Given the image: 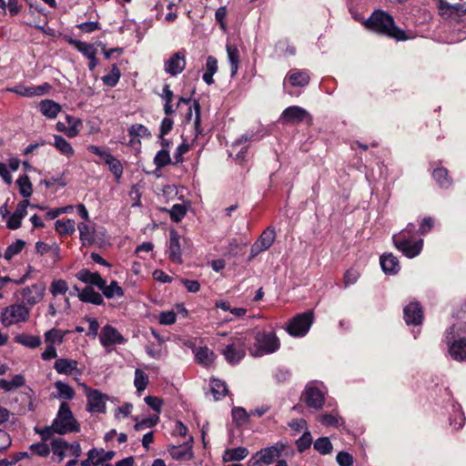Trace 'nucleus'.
<instances>
[{"mask_svg":"<svg viewBox=\"0 0 466 466\" xmlns=\"http://www.w3.org/2000/svg\"><path fill=\"white\" fill-rule=\"evenodd\" d=\"M365 26L373 32L398 41L408 38L405 32L395 25L393 17L382 10L374 11L365 22Z\"/></svg>","mask_w":466,"mask_h":466,"instance_id":"f257e3e1","label":"nucleus"},{"mask_svg":"<svg viewBox=\"0 0 466 466\" xmlns=\"http://www.w3.org/2000/svg\"><path fill=\"white\" fill-rule=\"evenodd\" d=\"M446 342L451 358L466 361V322L454 324L447 330Z\"/></svg>","mask_w":466,"mask_h":466,"instance_id":"f03ea898","label":"nucleus"},{"mask_svg":"<svg viewBox=\"0 0 466 466\" xmlns=\"http://www.w3.org/2000/svg\"><path fill=\"white\" fill-rule=\"evenodd\" d=\"M55 431L57 434L64 435L70 432H78L80 425L75 419L69 404L63 401L58 409L56 417L53 420Z\"/></svg>","mask_w":466,"mask_h":466,"instance_id":"7ed1b4c3","label":"nucleus"},{"mask_svg":"<svg viewBox=\"0 0 466 466\" xmlns=\"http://www.w3.org/2000/svg\"><path fill=\"white\" fill-rule=\"evenodd\" d=\"M286 444L279 441L272 446L257 451L248 461V466H266L273 463L286 449Z\"/></svg>","mask_w":466,"mask_h":466,"instance_id":"20e7f679","label":"nucleus"},{"mask_svg":"<svg viewBox=\"0 0 466 466\" xmlns=\"http://www.w3.org/2000/svg\"><path fill=\"white\" fill-rule=\"evenodd\" d=\"M257 350L253 353L255 356L270 354L279 350L280 342L279 338L273 332L258 331L255 336Z\"/></svg>","mask_w":466,"mask_h":466,"instance_id":"39448f33","label":"nucleus"},{"mask_svg":"<svg viewBox=\"0 0 466 466\" xmlns=\"http://www.w3.org/2000/svg\"><path fill=\"white\" fill-rule=\"evenodd\" d=\"M30 310L23 304H14L6 307L1 315L0 320L5 327L25 321L29 317Z\"/></svg>","mask_w":466,"mask_h":466,"instance_id":"423d86ee","label":"nucleus"},{"mask_svg":"<svg viewBox=\"0 0 466 466\" xmlns=\"http://www.w3.org/2000/svg\"><path fill=\"white\" fill-rule=\"evenodd\" d=\"M392 240L396 248L401 251L402 254L409 258H412L418 256L420 253L423 246L422 239L411 242L409 237L404 236V233L394 235L392 237Z\"/></svg>","mask_w":466,"mask_h":466,"instance_id":"0eeeda50","label":"nucleus"},{"mask_svg":"<svg viewBox=\"0 0 466 466\" xmlns=\"http://www.w3.org/2000/svg\"><path fill=\"white\" fill-rule=\"evenodd\" d=\"M313 322V314L304 312L294 317L287 327L289 334L294 337H303L309 330Z\"/></svg>","mask_w":466,"mask_h":466,"instance_id":"6e6552de","label":"nucleus"},{"mask_svg":"<svg viewBox=\"0 0 466 466\" xmlns=\"http://www.w3.org/2000/svg\"><path fill=\"white\" fill-rule=\"evenodd\" d=\"M280 121L288 125H299L304 121L311 124L312 116L306 109L299 106H291L282 112Z\"/></svg>","mask_w":466,"mask_h":466,"instance_id":"1a4fd4ad","label":"nucleus"},{"mask_svg":"<svg viewBox=\"0 0 466 466\" xmlns=\"http://www.w3.org/2000/svg\"><path fill=\"white\" fill-rule=\"evenodd\" d=\"M87 150L94 155L100 157L108 166L110 171L114 174L116 179H119L122 177L123 166L121 162L116 159L111 153L106 150H103L99 147L94 145L89 146Z\"/></svg>","mask_w":466,"mask_h":466,"instance_id":"9d476101","label":"nucleus"},{"mask_svg":"<svg viewBox=\"0 0 466 466\" xmlns=\"http://www.w3.org/2000/svg\"><path fill=\"white\" fill-rule=\"evenodd\" d=\"M276 238V231L272 227H268L265 229L258 239L251 246L250 248V258L249 259L255 258L262 251L268 249L271 245L274 243Z\"/></svg>","mask_w":466,"mask_h":466,"instance_id":"9b49d317","label":"nucleus"},{"mask_svg":"<svg viewBox=\"0 0 466 466\" xmlns=\"http://www.w3.org/2000/svg\"><path fill=\"white\" fill-rule=\"evenodd\" d=\"M46 286L43 283L33 284L22 289V300L30 307L38 303L44 297Z\"/></svg>","mask_w":466,"mask_h":466,"instance_id":"f8f14e48","label":"nucleus"},{"mask_svg":"<svg viewBox=\"0 0 466 466\" xmlns=\"http://www.w3.org/2000/svg\"><path fill=\"white\" fill-rule=\"evenodd\" d=\"M192 442L193 437L190 436L183 444L171 445L167 451L174 460L189 461L193 458Z\"/></svg>","mask_w":466,"mask_h":466,"instance_id":"ddd939ff","label":"nucleus"},{"mask_svg":"<svg viewBox=\"0 0 466 466\" xmlns=\"http://www.w3.org/2000/svg\"><path fill=\"white\" fill-rule=\"evenodd\" d=\"M186 67V58L184 51H177L174 53L165 62V71L171 76L179 75Z\"/></svg>","mask_w":466,"mask_h":466,"instance_id":"4468645a","label":"nucleus"},{"mask_svg":"<svg viewBox=\"0 0 466 466\" xmlns=\"http://www.w3.org/2000/svg\"><path fill=\"white\" fill-rule=\"evenodd\" d=\"M99 339L101 344L105 347L115 344H124L127 341V339L118 332V330L110 325H106L103 327Z\"/></svg>","mask_w":466,"mask_h":466,"instance_id":"2eb2a0df","label":"nucleus"},{"mask_svg":"<svg viewBox=\"0 0 466 466\" xmlns=\"http://www.w3.org/2000/svg\"><path fill=\"white\" fill-rule=\"evenodd\" d=\"M228 362L230 364L238 363L246 355L245 348L240 341H236L226 346L222 350Z\"/></svg>","mask_w":466,"mask_h":466,"instance_id":"dca6fc26","label":"nucleus"},{"mask_svg":"<svg viewBox=\"0 0 466 466\" xmlns=\"http://www.w3.org/2000/svg\"><path fill=\"white\" fill-rule=\"evenodd\" d=\"M87 410L91 412H104L106 396L97 390H88L86 393Z\"/></svg>","mask_w":466,"mask_h":466,"instance_id":"f3484780","label":"nucleus"},{"mask_svg":"<svg viewBox=\"0 0 466 466\" xmlns=\"http://www.w3.org/2000/svg\"><path fill=\"white\" fill-rule=\"evenodd\" d=\"M303 398L306 404L313 409H321L324 403V395L321 390L313 386H307Z\"/></svg>","mask_w":466,"mask_h":466,"instance_id":"a211bd4d","label":"nucleus"},{"mask_svg":"<svg viewBox=\"0 0 466 466\" xmlns=\"http://www.w3.org/2000/svg\"><path fill=\"white\" fill-rule=\"evenodd\" d=\"M404 319L408 325H420L423 319L422 308L418 302H411L404 308Z\"/></svg>","mask_w":466,"mask_h":466,"instance_id":"6ab92c4d","label":"nucleus"},{"mask_svg":"<svg viewBox=\"0 0 466 466\" xmlns=\"http://www.w3.org/2000/svg\"><path fill=\"white\" fill-rule=\"evenodd\" d=\"M169 248H168V253H169V258L177 264H180L182 262L181 258V248H180V243H179V235L177 231L175 229H171L169 232Z\"/></svg>","mask_w":466,"mask_h":466,"instance_id":"aec40b11","label":"nucleus"},{"mask_svg":"<svg viewBox=\"0 0 466 466\" xmlns=\"http://www.w3.org/2000/svg\"><path fill=\"white\" fill-rule=\"evenodd\" d=\"M76 278L86 284H91L98 289L104 285V279L97 272H91L86 268H82L76 274Z\"/></svg>","mask_w":466,"mask_h":466,"instance_id":"412c9836","label":"nucleus"},{"mask_svg":"<svg viewBox=\"0 0 466 466\" xmlns=\"http://www.w3.org/2000/svg\"><path fill=\"white\" fill-rule=\"evenodd\" d=\"M55 388L56 391L52 393L53 398L70 400L74 399L76 395L75 390L70 385L61 380H57L55 383Z\"/></svg>","mask_w":466,"mask_h":466,"instance_id":"4be33fe9","label":"nucleus"},{"mask_svg":"<svg viewBox=\"0 0 466 466\" xmlns=\"http://www.w3.org/2000/svg\"><path fill=\"white\" fill-rule=\"evenodd\" d=\"M38 106L42 115L48 118H56L61 111V106L50 99L42 100Z\"/></svg>","mask_w":466,"mask_h":466,"instance_id":"5701e85b","label":"nucleus"},{"mask_svg":"<svg viewBox=\"0 0 466 466\" xmlns=\"http://www.w3.org/2000/svg\"><path fill=\"white\" fill-rule=\"evenodd\" d=\"M196 361L204 366L209 367L215 360L216 355L213 350L208 347H199L195 352Z\"/></svg>","mask_w":466,"mask_h":466,"instance_id":"b1692460","label":"nucleus"},{"mask_svg":"<svg viewBox=\"0 0 466 466\" xmlns=\"http://www.w3.org/2000/svg\"><path fill=\"white\" fill-rule=\"evenodd\" d=\"M78 298L83 302H88L94 305H102L104 303L102 295L95 291L91 287H86L79 291Z\"/></svg>","mask_w":466,"mask_h":466,"instance_id":"393cba45","label":"nucleus"},{"mask_svg":"<svg viewBox=\"0 0 466 466\" xmlns=\"http://www.w3.org/2000/svg\"><path fill=\"white\" fill-rule=\"evenodd\" d=\"M54 369L59 374L70 375L77 369V361L70 359H57L54 364Z\"/></svg>","mask_w":466,"mask_h":466,"instance_id":"a878e982","label":"nucleus"},{"mask_svg":"<svg viewBox=\"0 0 466 466\" xmlns=\"http://www.w3.org/2000/svg\"><path fill=\"white\" fill-rule=\"evenodd\" d=\"M287 78L293 86H306L309 82V75L307 71L291 70L287 75Z\"/></svg>","mask_w":466,"mask_h":466,"instance_id":"bb28decb","label":"nucleus"},{"mask_svg":"<svg viewBox=\"0 0 466 466\" xmlns=\"http://www.w3.org/2000/svg\"><path fill=\"white\" fill-rule=\"evenodd\" d=\"M440 11L442 15L451 16L452 15H463L466 14V5L465 4H454L451 5L447 2L441 1L440 2Z\"/></svg>","mask_w":466,"mask_h":466,"instance_id":"cd10ccee","label":"nucleus"},{"mask_svg":"<svg viewBox=\"0 0 466 466\" xmlns=\"http://www.w3.org/2000/svg\"><path fill=\"white\" fill-rule=\"evenodd\" d=\"M79 238L84 246H91L95 242V229L90 225L81 222L78 224Z\"/></svg>","mask_w":466,"mask_h":466,"instance_id":"c85d7f7f","label":"nucleus"},{"mask_svg":"<svg viewBox=\"0 0 466 466\" xmlns=\"http://www.w3.org/2000/svg\"><path fill=\"white\" fill-rule=\"evenodd\" d=\"M380 266L385 273L395 274L399 271V260L392 254H384L380 257Z\"/></svg>","mask_w":466,"mask_h":466,"instance_id":"c756f323","label":"nucleus"},{"mask_svg":"<svg viewBox=\"0 0 466 466\" xmlns=\"http://www.w3.org/2000/svg\"><path fill=\"white\" fill-rule=\"evenodd\" d=\"M248 455V451L245 447L227 449L223 454V461H238L244 460Z\"/></svg>","mask_w":466,"mask_h":466,"instance_id":"7c9ffc66","label":"nucleus"},{"mask_svg":"<svg viewBox=\"0 0 466 466\" xmlns=\"http://www.w3.org/2000/svg\"><path fill=\"white\" fill-rule=\"evenodd\" d=\"M106 299L121 298L124 296L123 289L116 280H112L109 285L104 279V285L99 289Z\"/></svg>","mask_w":466,"mask_h":466,"instance_id":"2f4dec72","label":"nucleus"},{"mask_svg":"<svg viewBox=\"0 0 466 466\" xmlns=\"http://www.w3.org/2000/svg\"><path fill=\"white\" fill-rule=\"evenodd\" d=\"M66 41L71 46H75L77 51L82 53L85 56L89 58L90 56L96 55V50L92 44L82 42L80 40L73 39L70 36H66Z\"/></svg>","mask_w":466,"mask_h":466,"instance_id":"473e14b6","label":"nucleus"},{"mask_svg":"<svg viewBox=\"0 0 466 466\" xmlns=\"http://www.w3.org/2000/svg\"><path fill=\"white\" fill-rule=\"evenodd\" d=\"M218 71V60L213 56H208L206 62V72L203 75V80L208 85L214 83L213 76Z\"/></svg>","mask_w":466,"mask_h":466,"instance_id":"72a5a7b5","label":"nucleus"},{"mask_svg":"<svg viewBox=\"0 0 466 466\" xmlns=\"http://www.w3.org/2000/svg\"><path fill=\"white\" fill-rule=\"evenodd\" d=\"M228 58L230 64L231 76H234L238 69L239 52L235 45L228 44L226 46Z\"/></svg>","mask_w":466,"mask_h":466,"instance_id":"f704fd0d","label":"nucleus"},{"mask_svg":"<svg viewBox=\"0 0 466 466\" xmlns=\"http://www.w3.org/2000/svg\"><path fill=\"white\" fill-rule=\"evenodd\" d=\"M210 391L215 400H219L225 397L228 390L226 382L218 379H213L210 381Z\"/></svg>","mask_w":466,"mask_h":466,"instance_id":"c9c22d12","label":"nucleus"},{"mask_svg":"<svg viewBox=\"0 0 466 466\" xmlns=\"http://www.w3.org/2000/svg\"><path fill=\"white\" fill-rule=\"evenodd\" d=\"M69 443L64 439L58 438L51 441L50 450L55 456L58 457V462L62 461L66 457V451L68 449Z\"/></svg>","mask_w":466,"mask_h":466,"instance_id":"e433bc0d","label":"nucleus"},{"mask_svg":"<svg viewBox=\"0 0 466 466\" xmlns=\"http://www.w3.org/2000/svg\"><path fill=\"white\" fill-rule=\"evenodd\" d=\"M54 146L63 155L67 157H71L75 154V150L72 146L61 136H54Z\"/></svg>","mask_w":466,"mask_h":466,"instance_id":"4c0bfd02","label":"nucleus"},{"mask_svg":"<svg viewBox=\"0 0 466 466\" xmlns=\"http://www.w3.org/2000/svg\"><path fill=\"white\" fill-rule=\"evenodd\" d=\"M15 341L30 349H35L41 344L40 337L26 334L17 335Z\"/></svg>","mask_w":466,"mask_h":466,"instance_id":"58836bf2","label":"nucleus"},{"mask_svg":"<svg viewBox=\"0 0 466 466\" xmlns=\"http://www.w3.org/2000/svg\"><path fill=\"white\" fill-rule=\"evenodd\" d=\"M25 383V378L17 374L12 378V380H0V389L5 390V391H11L13 390H15L17 388H20Z\"/></svg>","mask_w":466,"mask_h":466,"instance_id":"ea45409f","label":"nucleus"},{"mask_svg":"<svg viewBox=\"0 0 466 466\" xmlns=\"http://www.w3.org/2000/svg\"><path fill=\"white\" fill-rule=\"evenodd\" d=\"M56 230L60 235H73L76 231V223L73 219L56 220Z\"/></svg>","mask_w":466,"mask_h":466,"instance_id":"a19ab883","label":"nucleus"},{"mask_svg":"<svg viewBox=\"0 0 466 466\" xmlns=\"http://www.w3.org/2000/svg\"><path fill=\"white\" fill-rule=\"evenodd\" d=\"M66 332L57 329H51L45 333V340L49 345L61 344L63 342Z\"/></svg>","mask_w":466,"mask_h":466,"instance_id":"79ce46f5","label":"nucleus"},{"mask_svg":"<svg viewBox=\"0 0 466 466\" xmlns=\"http://www.w3.org/2000/svg\"><path fill=\"white\" fill-rule=\"evenodd\" d=\"M128 135L131 137L130 143L134 142L135 137H150L151 133L148 128L142 124L132 125L128 128Z\"/></svg>","mask_w":466,"mask_h":466,"instance_id":"37998d69","label":"nucleus"},{"mask_svg":"<svg viewBox=\"0 0 466 466\" xmlns=\"http://www.w3.org/2000/svg\"><path fill=\"white\" fill-rule=\"evenodd\" d=\"M193 109L195 111V120H194V126L196 129L197 135L201 134L202 130L200 129V105L199 103L195 100L193 105H190L188 107V112L187 114V119L190 120L192 117Z\"/></svg>","mask_w":466,"mask_h":466,"instance_id":"c03bdc74","label":"nucleus"},{"mask_svg":"<svg viewBox=\"0 0 466 466\" xmlns=\"http://www.w3.org/2000/svg\"><path fill=\"white\" fill-rule=\"evenodd\" d=\"M433 177L441 187H448L451 180L448 176V170L443 167L436 168L433 171Z\"/></svg>","mask_w":466,"mask_h":466,"instance_id":"a18cd8bd","label":"nucleus"},{"mask_svg":"<svg viewBox=\"0 0 466 466\" xmlns=\"http://www.w3.org/2000/svg\"><path fill=\"white\" fill-rule=\"evenodd\" d=\"M134 384L137 392L141 393L148 384V376L143 370L137 369L135 370Z\"/></svg>","mask_w":466,"mask_h":466,"instance_id":"49530a36","label":"nucleus"},{"mask_svg":"<svg viewBox=\"0 0 466 466\" xmlns=\"http://www.w3.org/2000/svg\"><path fill=\"white\" fill-rule=\"evenodd\" d=\"M232 419L238 426L248 423L249 413L242 407H236L232 410Z\"/></svg>","mask_w":466,"mask_h":466,"instance_id":"de8ad7c7","label":"nucleus"},{"mask_svg":"<svg viewBox=\"0 0 466 466\" xmlns=\"http://www.w3.org/2000/svg\"><path fill=\"white\" fill-rule=\"evenodd\" d=\"M16 184L19 187L20 194L24 198H28L32 195V184L29 177L26 175L21 176L17 180Z\"/></svg>","mask_w":466,"mask_h":466,"instance_id":"09e8293b","label":"nucleus"},{"mask_svg":"<svg viewBox=\"0 0 466 466\" xmlns=\"http://www.w3.org/2000/svg\"><path fill=\"white\" fill-rule=\"evenodd\" d=\"M314 449L320 454H329L332 451V444L329 438L320 437L314 442Z\"/></svg>","mask_w":466,"mask_h":466,"instance_id":"8fccbe9b","label":"nucleus"},{"mask_svg":"<svg viewBox=\"0 0 466 466\" xmlns=\"http://www.w3.org/2000/svg\"><path fill=\"white\" fill-rule=\"evenodd\" d=\"M319 421L325 426H334L336 428L339 427L344 423L342 418L338 416V414L330 413V414H323L319 417Z\"/></svg>","mask_w":466,"mask_h":466,"instance_id":"3c124183","label":"nucleus"},{"mask_svg":"<svg viewBox=\"0 0 466 466\" xmlns=\"http://www.w3.org/2000/svg\"><path fill=\"white\" fill-rule=\"evenodd\" d=\"M120 76H121L120 70L118 69V67L116 65H114L112 66L110 73L102 77V80L105 85L113 87L119 81Z\"/></svg>","mask_w":466,"mask_h":466,"instance_id":"603ef678","label":"nucleus"},{"mask_svg":"<svg viewBox=\"0 0 466 466\" xmlns=\"http://www.w3.org/2000/svg\"><path fill=\"white\" fill-rule=\"evenodd\" d=\"M25 241L18 239L15 242L10 244L5 252V258L6 260H10L15 255L20 253L25 247Z\"/></svg>","mask_w":466,"mask_h":466,"instance_id":"864d4df0","label":"nucleus"},{"mask_svg":"<svg viewBox=\"0 0 466 466\" xmlns=\"http://www.w3.org/2000/svg\"><path fill=\"white\" fill-rule=\"evenodd\" d=\"M465 416L462 412L461 407L455 408L453 410L452 418L450 420V425L452 426L455 430H460L462 428L465 422Z\"/></svg>","mask_w":466,"mask_h":466,"instance_id":"5fc2aeb1","label":"nucleus"},{"mask_svg":"<svg viewBox=\"0 0 466 466\" xmlns=\"http://www.w3.org/2000/svg\"><path fill=\"white\" fill-rule=\"evenodd\" d=\"M68 290V285L64 279L54 280L50 286V292L53 296L65 295Z\"/></svg>","mask_w":466,"mask_h":466,"instance_id":"6e6d98bb","label":"nucleus"},{"mask_svg":"<svg viewBox=\"0 0 466 466\" xmlns=\"http://www.w3.org/2000/svg\"><path fill=\"white\" fill-rule=\"evenodd\" d=\"M171 163L169 153L167 149L159 150L154 158V164L157 168H162Z\"/></svg>","mask_w":466,"mask_h":466,"instance_id":"4d7b16f0","label":"nucleus"},{"mask_svg":"<svg viewBox=\"0 0 466 466\" xmlns=\"http://www.w3.org/2000/svg\"><path fill=\"white\" fill-rule=\"evenodd\" d=\"M66 120H67V123L69 126L66 127V129L65 132L66 136H67L68 137H76L79 134V130H78L77 127L81 124L80 120H78L71 116H67Z\"/></svg>","mask_w":466,"mask_h":466,"instance_id":"13d9d810","label":"nucleus"},{"mask_svg":"<svg viewBox=\"0 0 466 466\" xmlns=\"http://www.w3.org/2000/svg\"><path fill=\"white\" fill-rule=\"evenodd\" d=\"M187 209L181 204H175L170 209V218L175 222H179L186 215Z\"/></svg>","mask_w":466,"mask_h":466,"instance_id":"bf43d9fd","label":"nucleus"},{"mask_svg":"<svg viewBox=\"0 0 466 466\" xmlns=\"http://www.w3.org/2000/svg\"><path fill=\"white\" fill-rule=\"evenodd\" d=\"M227 13L228 12L226 6L218 7L215 13V19L218 23L219 27L223 32L228 30V25L226 23Z\"/></svg>","mask_w":466,"mask_h":466,"instance_id":"052dcab7","label":"nucleus"},{"mask_svg":"<svg viewBox=\"0 0 466 466\" xmlns=\"http://www.w3.org/2000/svg\"><path fill=\"white\" fill-rule=\"evenodd\" d=\"M158 420H159L158 416H152L149 418H146L140 421H137L135 424L134 428L137 431L145 430L147 428H151L158 422Z\"/></svg>","mask_w":466,"mask_h":466,"instance_id":"680f3d73","label":"nucleus"},{"mask_svg":"<svg viewBox=\"0 0 466 466\" xmlns=\"http://www.w3.org/2000/svg\"><path fill=\"white\" fill-rule=\"evenodd\" d=\"M312 443V438L309 431L303 433V435L297 441V449L299 452H303L310 447Z\"/></svg>","mask_w":466,"mask_h":466,"instance_id":"e2e57ef3","label":"nucleus"},{"mask_svg":"<svg viewBox=\"0 0 466 466\" xmlns=\"http://www.w3.org/2000/svg\"><path fill=\"white\" fill-rule=\"evenodd\" d=\"M30 451L41 457H46L50 453V448L45 442L34 443L29 447Z\"/></svg>","mask_w":466,"mask_h":466,"instance_id":"0e129e2a","label":"nucleus"},{"mask_svg":"<svg viewBox=\"0 0 466 466\" xmlns=\"http://www.w3.org/2000/svg\"><path fill=\"white\" fill-rule=\"evenodd\" d=\"M336 461L339 466H352L353 464V457L346 451H339Z\"/></svg>","mask_w":466,"mask_h":466,"instance_id":"69168bd1","label":"nucleus"},{"mask_svg":"<svg viewBox=\"0 0 466 466\" xmlns=\"http://www.w3.org/2000/svg\"><path fill=\"white\" fill-rule=\"evenodd\" d=\"M35 431L41 436L43 442L48 441L54 433H56L55 431L53 423L50 426H46L43 429L35 428Z\"/></svg>","mask_w":466,"mask_h":466,"instance_id":"338daca9","label":"nucleus"},{"mask_svg":"<svg viewBox=\"0 0 466 466\" xmlns=\"http://www.w3.org/2000/svg\"><path fill=\"white\" fill-rule=\"evenodd\" d=\"M145 402L152 408L155 411L160 412L163 401L158 397L155 396H147L145 398Z\"/></svg>","mask_w":466,"mask_h":466,"instance_id":"774afa93","label":"nucleus"}]
</instances>
